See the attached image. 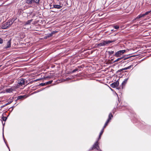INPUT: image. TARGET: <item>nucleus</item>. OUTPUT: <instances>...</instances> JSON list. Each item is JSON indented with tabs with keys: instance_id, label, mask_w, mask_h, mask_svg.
I'll use <instances>...</instances> for the list:
<instances>
[{
	"instance_id": "1",
	"label": "nucleus",
	"mask_w": 151,
	"mask_h": 151,
	"mask_svg": "<svg viewBox=\"0 0 151 151\" xmlns=\"http://www.w3.org/2000/svg\"><path fill=\"white\" fill-rule=\"evenodd\" d=\"M13 21L11 20L8 21L6 22L2 26L1 28L3 29H6L8 27H10L13 24Z\"/></svg>"
},
{
	"instance_id": "2",
	"label": "nucleus",
	"mask_w": 151,
	"mask_h": 151,
	"mask_svg": "<svg viewBox=\"0 0 151 151\" xmlns=\"http://www.w3.org/2000/svg\"><path fill=\"white\" fill-rule=\"evenodd\" d=\"M114 41L108 40L107 41H101L100 43L98 44L97 45L98 47H101L104 46L106 44H109L114 42Z\"/></svg>"
},
{
	"instance_id": "3",
	"label": "nucleus",
	"mask_w": 151,
	"mask_h": 151,
	"mask_svg": "<svg viewBox=\"0 0 151 151\" xmlns=\"http://www.w3.org/2000/svg\"><path fill=\"white\" fill-rule=\"evenodd\" d=\"M99 144L98 141H96V142L93 145V147L91 149H90L89 150H93V149H96L97 150H98V151H102L100 149Z\"/></svg>"
},
{
	"instance_id": "4",
	"label": "nucleus",
	"mask_w": 151,
	"mask_h": 151,
	"mask_svg": "<svg viewBox=\"0 0 151 151\" xmlns=\"http://www.w3.org/2000/svg\"><path fill=\"white\" fill-rule=\"evenodd\" d=\"M126 52L125 50H120L116 52L114 56L116 57H119L122 55L124 54Z\"/></svg>"
},
{
	"instance_id": "5",
	"label": "nucleus",
	"mask_w": 151,
	"mask_h": 151,
	"mask_svg": "<svg viewBox=\"0 0 151 151\" xmlns=\"http://www.w3.org/2000/svg\"><path fill=\"white\" fill-rule=\"evenodd\" d=\"M25 79H24L22 78H21L19 79L18 81V84L17 86H20L24 85L25 84Z\"/></svg>"
},
{
	"instance_id": "6",
	"label": "nucleus",
	"mask_w": 151,
	"mask_h": 151,
	"mask_svg": "<svg viewBox=\"0 0 151 151\" xmlns=\"http://www.w3.org/2000/svg\"><path fill=\"white\" fill-rule=\"evenodd\" d=\"M119 80H117L115 82L112 83L110 85L111 87L113 88H115L118 86L119 85Z\"/></svg>"
},
{
	"instance_id": "7",
	"label": "nucleus",
	"mask_w": 151,
	"mask_h": 151,
	"mask_svg": "<svg viewBox=\"0 0 151 151\" xmlns=\"http://www.w3.org/2000/svg\"><path fill=\"white\" fill-rule=\"evenodd\" d=\"M62 6L58 5H54L52 8H55L57 9H60L62 8Z\"/></svg>"
},
{
	"instance_id": "8",
	"label": "nucleus",
	"mask_w": 151,
	"mask_h": 151,
	"mask_svg": "<svg viewBox=\"0 0 151 151\" xmlns=\"http://www.w3.org/2000/svg\"><path fill=\"white\" fill-rule=\"evenodd\" d=\"M11 40H9L8 41L7 43V46L5 47V48H8L9 47H10L11 45Z\"/></svg>"
},
{
	"instance_id": "9",
	"label": "nucleus",
	"mask_w": 151,
	"mask_h": 151,
	"mask_svg": "<svg viewBox=\"0 0 151 151\" xmlns=\"http://www.w3.org/2000/svg\"><path fill=\"white\" fill-rule=\"evenodd\" d=\"M145 16L144 14H141L139 15L135 19V20L139 19L142 17H144Z\"/></svg>"
},
{
	"instance_id": "10",
	"label": "nucleus",
	"mask_w": 151,
	"mask_h": 151,
	"mask_svg": "<svg viewBox=\"0 0 151 151\" xmlns=\"http://www.w3.org/2000/svg\"><path fill=\"white\" fill-rule=\"evenodd\" d=\"M26 2L27 4H31L33 3V0H26Z\"/></svg>"
},
{
	"instance_id": "11",
	"label": "nucleus",
	"mask_w": 151,
	"mask_h": 151,
	"mask_svg": "<svg viewBox=\"0 0 151 151\" xmlns=\"http://www.w3.org/2000/svg\"><path fill=\"white\" fill-rule=\"evenodd\" d=\"M129 79V78H127V79L124 80L122 82V85H124L127 83V80Z\"/></svg>"
},
{
	"instance_id": "12",
	"label": "nucleus",
	"mask_w": 151,
	"mask_h": 151,
	"mask_svg": "<svg viewBox=\"0 0 151 151\" xmlns=\"http://www.w3.org/2000/svg\"><path fill=\"white\" fill-rule=\"evenodd\" d=\"M113 117V116L111 113L109 114L108 119L107 120H109V121H110V120L111 119V118H112Z\"/></svg>"
},
{
	"instance_id": "13",
	"label": "nucleus",
	"mask_w": 151,
	"mask_h": 151,
	"mask_svg": "<svg viewBox=\"0 0 151 151\" xmlns=\"http://www.w3.org/2000/svg\"><path fill=\"white\" fill-rule=\"evenodd\" d=\"M6 92L10 93L11 92H12L13 91V89L10 88L6 89Z\"/></svg>"
},
{
	"instance_id": "14",
	"label": "nucleus",
	"mask_w": 151,
	"mask_h": 151,
	"mask_svg": "<svg viewBox=\"0 0 151 151\" xmlns=\"http://www.w3.org/2000/svg\"><path fill=\"white\" fill-rule=\"evenodd\" d=\"M25 96H26L25 95H23V96H19L17 97V99H23L25 97Z\"/></svg>"
},
{
	"instance_id": "15",
	"label": "nucleus",
	"mask_w": 151,
	"mask_h": 151,
	"mask_svg": "<svg viewBox=\"0 0 151 151\" xmlns=\"http://www.w3.org/2000/svg\"><path fill=\"white\" fill-rule=\"evenodd\" d=\"M110 121H109V120H107L103 128L104 129V128L106 127L108 123Z\"/></svg>"
},
{
	"instance_id": "16",
	"label": "nucleus",
	"mask_w": 151,
	"mask_h": 151,
	"mask_svg": "<svg viewBox=\"0 0 151 151\" xmlns=\"http://www.w3.org/2000/svg\"><path fill=\"white\" fill-rule=\"evenodd\" d=\"M32 19H31V20H29L27 21V22L26 23V24H29L31 23V22H32Z\"/></svg>"
},
{
	"instance_id": "17",
	"label": "nucleus",
	"mask_w": 151,
	"mask_h": 151,
	"mask_svg": "<svg viewBox=\"0 0 151 151\" xmlns=\"http://www.w3.org/2000/svg\"><path fill=\"white\" fill-rule=\"evenodd\" d=\"M123 58H124V57H122L121 58H118V59H117L116 60H115L114 61V62H117L119 61V60H121Z\"/></svg>"
},
{
	"instance_id": "18",
	"label": "nucleus",
	"mask_w": 151,
	"mask_h": 151,
	"mask_svg": "<svg viewBox=\"0 0 151 151\" xmlns=\"http://www.w3.org/2000/svg\"><path fill=\"white\" fill-rule=\"evenodd\" d=\"M33 3H35L36 4H39L40 0H33Z\"/></svg>"
},
{
	"instance_id": "19",
	"label": "nucleus",
	"mask_w": 151,
	"mask_h": 151,
	"mask_svg": "<svg viewBox=\"0 0 151 151\" xmlns=\"http://www.w3.org/2000/svg\"><path fill=\"white\" fill-rule=\"evenodd\" d=\"M114 51H113L111 50V51H108V53L110 55L113 54L114 53Z\"/></svg>"
},
{
	"instance_id": "20",
	"label": "nucleus",
	"mask_w": 151,
	"mask_h": 151,
	"mask_svg": "<svg viewBox=\"0 0 151 151\" xmlns=\"http://www.w3.org/2000/svg\"><path fill=\"white\" fill-rule=\"evenodd\" d=\"M52 82V81H47V82H46V83H45L46 85L51 84Z\"/></svg>"
},
{
	"instance_id": "21",
	"label": "nucleus",
	"mask_w": 151,
	"mask_h": 151,
	"mask_svg": "<svg viewBox=\"0 0 151 151\" xmlns=\"http://www.w3.org/2000/svg\"><path fill=\"white\" fill-rule=\"evenodd\" d=\"M151 12V10L149 11H147L145 12V13L144 14L145 16L147 14H148L150 13Z\"/></svg>"
},
{
	"instance_id": "22",
	"label": "nucleus",
	"mask_w": 151,
	"mask_h": 151,
	"mask_svg": "<svg viewBox=\"0 0 151 151\" xmlns=\"http://www.w3.org/2000/svg\"><path fill=\"white\" fill-rule=\"evenodd\" d=\"M52 35H53L51 33H49L47 34V37H49L52 36Z\"/></svg>"
},
{
	"instance_id": "23",
	"label": "nucleus",
	"mask_w": 151,
	"mask_h": 151,
	"mask_svg": "<svg viewBox=\"0 0 151 151\" xmlns=\"http://www.w3.org/2000/svg\"><path fill=\"white\" fill-rule=\"evenodd\" d=\"M2 119L3 121H5L6 120L7 118L3 116L2 117Z\"/></svg>"
},
{
	"instance_id": "24",
	"label": "nucleus",
	"mask_w": 151,
	"mask_h": 151,
	"mask_svg": "<svg viewBox=\"0 0 151 151\" xmlns=\"http://www.w3.org/2000/svg\"><path fill=\"white\" fill-rule=\"evenodd\" d=\"M127 70V67H126V68H123L122 69H120L119 71H122V70Z\"/></svg>"
},
{
	"instance_id": "25",
	"label": "nucleus",
	"mask_w": 151,
	"mask_h": 151,
	"mask_svg": "<svg viewBox=\"0 0 151 151\" xmlns=\"http://www.w3.org/2000/svg\"><path fill=\"white\" fill-rule=\"evenodd\" d=\"M104 128H103L101 130V132L100 133V135H102L103 132H104Z\"/></svg>"
},
{
	"instance_id": "26",
	"label": "nucleus",
	"mask_w": 151,
	"mask_h": 151,
	"mask_svg": "<svg viewBox=\"0 0 151 151\" xmlns=\"http://www.w3.org/2000/svg\"><path fill=\"white\" fill-rule=\"evenodd\" d=\"M114 28L116 29H118L119 28V27L118 25H116L114 27Z\"/></svg>"
},
{
	"instance_id": "27",
	"label": "nucleus",
	"mask_w": 151,
	"mask_h": 151,
	"mask_svg": "<svg viewBox=\"0 0 151 151\" xmlns=\"http://www.w3.org/2000/svg\"><path fill=\"white\" fill-rule=\"evenodd\" d=\"M40 85L42 86H44L46 85L45 83H41L40 84Z\"/></svg>"
},
{
	"instance_id": "28",
	"label": "nucleus",
	"mask_w": 151,
	"mask_h": 151,
	"mask_svg": "<svg viewBox=\"0 0 151 151\" xmlns=\"http://www.w3.org/2000/svg\"><path fill=\"white\" fill-rule=\"evenodd\" d=\"M78 70V69H77V68H76V69H75L74 70H73V71H72V73H74L76 71Z\"/></svg>"
},
{
	"instance_id": "29",
	"label": "nucleus",
	"mask_w": 151,
	"mask_h": 151,
	"mask_svg": "<svg viewBox=\"0 0 151 151\" xmlns=\"http://www.w3.org/2000/svg\"><path fill=\"white\" fill-rule=\"evenodd\" d=\"M3 40L1 38H0V43L2 44L3 43Z\"/></svg>"
},
{
	"instance_id": "30",
	"label": "nucleus",
	"mask_w": 151,
	"mask_h": 151,
	"mask_svg": "<svg viewBox=\"0 0 151 151\" xmlns=\"http://www.w3.org/2000/svg\"><path fill=\"white\" fill-rule=\"evenodd\" d=\"M57 31H53L51 33L53 35L55 34V33L57 32Z\"/></svg>"
},
{
	"instance_id": "31",
	"label": "nucleus",
	"mask_w": 151,
	"mask_h": 151,
	"mask_svg": "<svg viewBox=\"0 0 151 151\" xmlns=\"http://www.w3.org/2000/svg\"><path fill=\"white\" fill-rule=\"evenodd\" d=\"M132 65H131L129 66H128V67H127V69H129L130 68L132 67Z\"/></svg>"
},
{
	"instance_id": "32",
	"label": "nucleus",
	"mask_w": 151,
	"mask_h": 151,
	"mask_svg": "<svg viewBox=\"0 0 151 151\" xmlns=\"http://www.w3.org/2000/svg\"><path fill=\"white\" fill-rule=\"evenodd\" d=\"M11 102H12L11 101H9L6 104V105H8V104H10V103H11Z\"/></svg>"
},
{
	"instance_id": "33",
	"label": "nucleus",
	"mask_w": 151,
	"mask_h": 151,
	"mask_svg": "<svg viewBox=\"0 0 151 151\" xmlns=\"http://www.w3.org/2000/svg\"><path fill=\"white\" fill-rule=\"evenodd\" d=\"M101 135H100V134H99V138H98V141L100 139H101Z\"/></svg>"
},
{
	"instance_id": "34",
	"label": "nucleus",
	"mask_w": 151,
	"mask_h": 151,
	"mask_svg": "<svg viewBox=\"0 0 151 151\" xmlns=\"http://www.w3.org/2000/svg\"><path fill=\"white\" fill-rule=\"evenodd\" d=\"M127 58H124V60H125L126 59H127Z\"/></svg>"
},
{
	"instance_id": "35",
	"label": "nucleus",
	"mask_w": 151,
	"mask_h": 151,
	"mask_svg": "<svg viewBox=\"0 0 151 151\" xmlns=\"http://www.w3.org/2000/svg\"><path fill=\"white\" fill-rule=\"evenodd\" d=\"M3 130H4L3 129ZM3 137H4V133H3ZM3 138H4V137H3Z\"/></svg>"
}]
</instances>
